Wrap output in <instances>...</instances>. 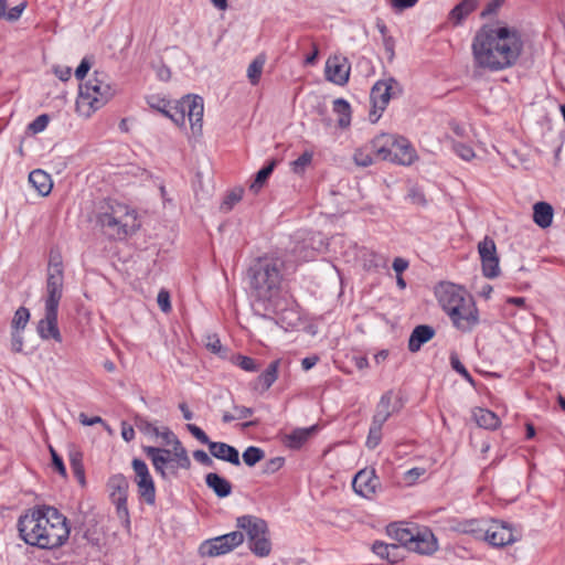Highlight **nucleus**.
I'll list each match as a JSON object with an SVG mask.
<instances>
[{
    "label": "nucleus",
    "mask_w": 565,
    "mask_h": 565,
    "mask_svg": "<svg viewBox=\"0 0 565 565\" xmlns=\"http://www.w3.org/2000/svg\"><path fill=\"white\" fill-rule=\"evenodd\" d=\"M471 50L476 67L498 72L516 64L523 51V40L514 26H482L472 40Z\"/></svg>",
    "instance_id": "f257e3e1"
},
{
    "label": "nucleus",
    "mask_w": 565,
    "mask_h": 565,
    "mask_svg": "<svg viewBox=\"0 0 565 565\" xmlns=\"http://www.w3.org/2000/svg\"><path fill=\"white\" fill-rule=\"evenodd\" d=\"M18 530L26 544L45 550L62 546L70 536L67 519L49 505L26 511L18 520Z\"/></svg>",
    "instance_id": "f03ea898"
},
{
    "label": "nucleus",
    "mask_w": 565,
    "mask_h": 565,
    "mask_svg": "<svg viewBox=\"0 0 565 565\" xmlns=\"http://www.w3.org/2000/svg\"><path fill=\"white\" fill-rule=\"evenodd\" d=\"M284 262L274 256L258 257L248 269L249 288L257 302L269 303L279 294Z\"/></svg>",
    "instance_id": "7ed1b4c3"
},
{
    "label": "nucleus",
    "mask_w": 565,
    "mask_h": 565,
    "mask_svg": "<svg viewBox=\"0 0 565 565\" xmlns=\"http://www.w3.org/2000/svg\"><path fill=\"white\" fill-rule=\"evenodd\" d=\"M98 222L106 236L118 241L132 235L140 226L137 212L119 202L109 203Z\"/></svg>",
    "instance_id": "20e7f679"
},
{
    "label": "nucleus",
    "mask_w": 565,
    "mask_h": 565,
    "mask_svg": "<svg viewBox=\"0 0 565 565\" xmlns=\"http://www.w3.org/2000/svg\"><path fill=\"white\" fill-rule=\"evenodd\" d=\"M116 94V88L105 73L95 72L94 77L79 86L76 110L81 116L89 117L106 105Z\"/></svg>",
    "instance_id": "39448f33"
},
{
    "label": "nucleus",
    "mask_w": 565,
    "mask_h": 565,
    "mask_svg": "<svg viewBox=\"0 0 565 565\" xmlns=\"http://www.w3.org/2000/svg\"><path fill=\"white\" fill-rule=\"evenodd\" d=\"M236 525L241 532H245L248 539L249 550L258 557H266L271 552V543L268 537L267 523L255 515L237 518Z\"/></svg>",
    "instance_id": "423d86ee"
},
{
    "label": "nucleus",
    "mask_w": 565,
    "mask_h": 565,
    "mask_svg": "<svg viewBox=\"0 0 565 565\" xmlns=\"http://www.w3.org/2000/svg\"><path fill=\"white\" fill-rule=\"evenodd\" d=\"M203 99L199 96H186L179 102L171 103L164 109V116L170 118L177 126H184L188 118L193 132H200L203 118Z\"/></svg>",
    "instance_id": "0eeeda50"
},
{
    "label": "nucleus",
    "mask_w": 565,
    "mask_h": 565,
    "mask_svg": "<svg viewBox=\"0 0 565 565\" xmlns=\"http://www.w3.org/2000/svg\"><path fill=\"white\" fill-rule=\"evenodd\" d=\"M401 93L402 87L396 79L388 77L377 81L371 90V100L374 107V110L370 114L371 118L374 116L372 120L376 121L380 117V114L376 115V111H383L386 108L390 99L399 95Z\"/></svg>",
    "instance_id": "6e6552de"
},
{
    "label": "nucleus",
    "mask_w": 565,
    "mask_h": 565,
    "mask_svg": "<svg viewBox=\"0 0 565 565\" xmlns=\"http://www.w3.org/2000/svg\"><path fill=\"white\" fill-rule=\"evenodd\" d=\"M107 489L111 502L116 505L118 518L129 524V511L127 507L129 482L127 478L121 473L111 476L108 479Z\"/></svg>",
    "instance_id": "1a4fd4ad"
},
{
    "label": "nucleus",
    "mask_w": 565,
    "mask_h": 565,
    "mask_svg": "<svg viewBox=\"0 0 565 565\" xmlns=\"http://www.w3.org/2000/svg\"><path fill=\"white\" fill-rule=\"evenodd\" d=\"M243 542L244 533L241 531H234L205 541L201 545L200 551L202 555L212 557L220 556L230 553L235 547L239 546Z\"/></svg>",
    "instance_id": "9d476101"
},
{
    "label": "nucleus",
    "mask_w": 565,
    "mask_h": 565,
    "mask_svg": "<svg viewBox=\"0 0 565 565\" xmlns=\"http://www.w3.org/2000/svg\"><path fill=\"white\" fill-rule=\"evenodd\" d=\"M455 309V311H449L447 315L458 330L469 332L478 324V309L471 296Z\"/></svg>",
    "instance_id": "9b49d317"
},
{
    "label": "nucleus",
    "mask_w": 565,
    "mask_h": 565,
    "mask_svg": "<svg viewBox=\"0 0 565 565\" xmlns=\"http://www.w3.org/2000/svg\"><path fill=\"white\" fill-rule=\"evenodd\" d=\"M135 471V481L141 499L149 505L156 502V487L153 479L149 472L148 466L141 459L135 458L131 462Z\"/></svg>",
    "instance_id": "f8f14e48"
},
{
    "label": "nucleus",
    "mask_w": 565,
    "mask_h": 565,
    "mask_svg": "<svg viewBox=\"0 0 565 565\" xmlns=\"http://www.w3.org/2000/svg\"><path fill=\"white\" fill-rule=\"evenodd\" d=\"M435 295L446 313L455 311V308L470 297L462 287L452 282H440L435 289Z\"/></svg>",
    "instance_id": "ddd939ff"
},
{
    "label": "nucleus",
    "mask_w": 565,
    "mask_h": 565,
    "mask_svg": "<svg viewBox=\"0 0 565 565\" xmlns=\"http://www.w3.org/2000/svg\"><path fill=\"white\" fill-rule=\"evenodd\" d=\"M478 253L483 275L490 279L498 277L500 275V266L494 241L486 236L478 243Z\"/></svg>",
    "instance_id": "4468645a"
},
{
    "label": "nucleus",
    "mask_w": 565,
    "mask_h": 565,
    "mask_svg": "<svg viewBox=\"0 0 565 565\" xmlns=\"http://www.w3.org/2000/svg\"><path fill=\"white\" fill-rule=\"evenodd\" d=\"M481 541H484L494 547H502L514 543L516 539L514 537L511 527L491 520L486 522Z\"/></svg>",
    "instance_id": "2eb2a0df"
},
{
    "label": "nucleus",
    "mask_w": 565,
    "mask_h": 565,
    "mask_svg": "<svg viewBox=\"0 0 565 565\" xmlns=\"http://www.w3.org/2000/svg\"><path fill=\"white\" fill-rule=\"evenodd\" d=\"M63 268L58 263L49 266L45 306L57 307L63 294Z\"/></svg>",
    "instance_id": "dca6fc26"
},
{
    "label": "nucleus",
    "mask_w": 565,
    "mask_h": 565,
    "mask_svg": "<svg viewBox=\"0 0 565 565\" xmlns=\"http://www.w3.org/2000/svg\"><path fill=\"white\" fill-rule=\"evenodd\" d=\"M439 548L438 540L428 527H417L408 551L420 555H433Z\"/></svg>",
    "instance_id": "f3484780"
},
{
    "label": "nucleus",
    "mask_w": 565,
    "mask_h": 565,
    "mask_svg": "<svg viewBox=\"0 0 565 565\" xmlns=\"http://www.w3.org/2000/svg\"><path fill=\"white\" fill-rule=\"evenodd\" d=\"M379 486L380 481L374 470L363 469L355 475L352 481L355 493L365 499H372Z\"/></svg>",
    "instance_id": "a211bd4d"
},
{
    "label": "nucleus",
    "mask_w": 565,
    "mask_h": 565,
    "mask_svg": "<svg viewBox=\"0 0 565 565\" xmlns=\"http://www.w3.org/2000/svg\"><path fill=\"white\" fill-rule=\"evenodd\" d=\"M57 307L45 306V316L36 326L38 334L43 340L54 339L62 341V335L57 327Z\"/></svg>",
    "instance_id": "6ab92c4d"
},
{
    "label": "nucleus",
    "mask_w": 565,
    "mask_h": 565,
    "mask_svg": "<svg viewBox=\"0 0 565 565\" xmlns=\"http://www.w3.org/2000/svg\"><path fill=\"white\" fill-rule=\"evenodd\" d=\"M164 446H172L173 456L177 461V467L182 469H189L191 466L190 458L186 454V450L182 446L181 441L178 439L175 434L171 431L168 427H163L160 430L159 436Z\"/></svg>",
    "instance_id": "aec40b11"
},
{
    "label": "nucleus",
    "mask_w": 565,
    "mask_h": 565,
    "mask_svg": "<svg viewBox=\"0 0 565 565\" xmlns=\"http://www.w3.org/2000/svg\"><path fill=\"white\" fill-rule=\"evenodd\" d=\"M143 452L151 460L154 470L162 477L166 478V467L169 463L175 462L173 456V449L159 448L153 446H143Z\"/></svg>",
    "instance_id": "412c9836"
},
{
    "label": "nucleus",
    "mask_w": 565,
    "mask_h": 565,
    "mask_svg": "<svg viewBox=\"0 0 565 565\" xmlns=\"http://www.w3.org/2000/svg\"><path fill=\"white\" fill-rule=\"evenodd\" d=\"M350 66L345 58L338 56L328 58L326 63V77L328 81L337 84L344 85L349 81Z\"/></svg>",
    "instance_id": "4be33fe9"
},
{
    "label": "nucleus",
    "mask_w": 565,
    "mask_h": 565,
    "mask_svg": "<svg viewBox=\"0 0 565 565\" xmlns=\"http://www.w3.org/2000/svg\"><path fill=\"white\" fill-rule=\"evenodd\" d=\"M395 140L392 162L402 166H411L417 159L416 150L411 142L402 136H395Z\"/></svg>",
    "instance_id": "5701e85b"
},
{
    "label": "nucleus",
    "mask_w": 565,
    "mask_h": 565,
    "mask_svg": "<svg viewBox=\"0 0 565 565\" xmlns=\"http://www.w3.org/2000/svg\"><path fill=\"white\" fill-rule=\"evenodd\" d=\"M396 135L380 134L371 141L372 152L379 160L392 162Z\"/></svg>",
    "instance_id": "b1692460"
},
{
    "label": "nucleus",
    "mask_w": 565,
    "mask_h": 565,
    "mask_svg": "<svg viewBox=\"0 0 565 565\" xmlns=\"http://www.w3.org/2000/svg\"><path fill=\"white\" fill-rule=\"evenodd\" d=\"M393 399V391H387L381 396L372 417V423L383 426L391 415L398 411L399 406H397Z\"/></svg>",
    "instance_id": "393cba45"
},
{
    "label": "nucleus",
    "mask_w": 565,
    "mask_h": 565,
    "mask_svg": "<svg viewBox=\"0 0 565 565\" xmlns=\"http://www.w3.org/2000/svg\"><path fill=\"white\" fill-rule=\"evenodd\" d=\"M484 520H454L450 523V530L460 534L471 535L473 539L481 541L486 525Z\"/></svg>",
    "instance_id": "a878e982"
},
{
    "label": "nucleus",
    "mask_w": 565,
    "mask_h": 565,
    "mask_svg": "<svg viewBox=\"0 0 565 565\" xmlns=\"http://www.w3.org/2000/svg\"><path fill=\"white\" fill-rule=\"evenodd\" d=\"M209 449L211 455L216 459L227 461L234 466L241 465L238 450L228 444L211 441Z\"/></svg>",
    "instance_id": "bb28decb"
},
{
    "label": "nucleus",
    "mask_w": 565,
    "mask_h": 565,
    "mask_svg": "<svg viewBox=\"0 0 565 565\" xmlns=\"http://www.w3.org/2000/svg\"><path fill=\"white\" fill-rule=\"evenodd\" d=\"M417 526L407 527L402 523H392L386 527L387 535L408 550Z\"/></svg>",
    "instance_id": "cd10ccee"
},
{
    "label": "nucleus",
    "mask_w": 565,
    "mask_h": 565,
    "mask_svg": "<svg viewBox=\"0 0 565 565\" xmlns=\"http://www.w3.org/2000/svg\"><path fill=\"white\" fill-rule=\"evenodd\" d=\"M435 334V330L426 324L417 326L408 340V350L411 352H417L420 350L422 345L433 339Z\"/></svg>",
    "instance_id": "c85d7f7f"
},
{
    "label": "nucleus",
    "mask_w": 565,
    "mask_h": 565,
    "mask_svg": "<svg viewBox=\"0 0 565 565\" xmlns=\"http://www.w3.org/2000/svg\"><path fill=\"white\" fill-rule=\"evenodd\" d=\"M29 182L42 196L49 195L53 188L51 175L41 169L33 170L29 174Z\"/></svg>",
    "instance_id": "c756f323"
},
{
    "label": "nucleus",
    "mask_w": 565,
    "mask_h": 565,
    "mask_svg": "<svg viewBox=\"0 0 565 565\" xmlns=\"http://www.w3.org/2000/svg\"><path fill=\"white\" fill-rule=\"evenodd\" d=\"M554 217L553 206L544 201L536 202L533 205V222L541 228H547L552 225Z\"/></svg>",
    "instance_id": "7c9ffc66"
},
{
    "label": "nucleus",
    "mask_w": 565,
    "mask_h": 565,
    "mask_svg": "<svg viewBox=\"0 0 565 565\" xmlns=\"http://www.w3.org/2000/svg\"><path fill=\"white\" fill-rule=\"evenodd\" d=\"M205 483L218 498H226L232 493L231 482L216 472L207 473Z\"/></svg>",
    "instance_id": "2f4dec72"
},
{
    "label": "nucleus",
    "mask_w": 565,
    "mask_h": 565,
    "mask_svg": "<svg viewBox=\"0 0 565 565\" xmlns=\"http://www.w3.org/2000/svg\"><path fill=\"white\" fill-rule=\"evenodd\" d=\"M316 429V425L308 428L294 429L290 434L285 435V445L289 448L298 449L310 438Z\"/></svg>",
    "instance_id": "473e14b6"
},
{
    "label": "nucleus",
    "mask_w": 565,
    "mask_h": 565,
    "mask_svg": "<svg viewBox=\"0 0 565 565\" xmlns=\"http://www.w3.org/2000/svg\"><path fill=\"white\" fill-rule=\"evenodd\" d=\"M472 417L479 427L486 429H497L500 426L497 414L486 408L473 409Z\"/></svg>",
    "instance_id": "72a5a7b5"
},
{
    "label": "nucleus",
    "mask_w": 565,
    "mask_h": 565,
    "mask_svg": "<svg viewBox=\"0 0 565 565\" xmlns=\"http://www.w3.org/2000/svg\"><path fill=\"white\" fill-rule=\"evenodd\" d=\"M477 7V0H461L449 13V20L455 24H460L461 21L469 15Z\"/></svg>",
    "instance_id": "f704fd0d"
},
{
    "label": "nucleus",
    "mask_w": 565,
    "mask_h": 565,
    "mask_svg": "<svg viewBox=\"0 0 565 565\" xmlns=\"http://www.w3.org/2000/svg\"><path fill=\"white\" fill-rule=\"evenodd\" d=\"M333 111L339 116L338 125L341 128H347L351 122V106L343 98H337L333 100Z\"/></svg>",
    "instance_id": "c9c22d12"
},
{
    "label": "nucleus",
    "mask_w": 565,
    "mask_h": 565,
    "mask_svg": "<svg viewBox=\"0 0 565 565\" xmlns=\"http://www.w3.org/2000/svg\"><path fill=\"white\" fill-rule=\"evenodd\" d=\"M280 361H273L268 367L258 376L257 381L263 391H267L277 380Z\"/></svg>",
    "instance_id": "e433bc0d"
},
{
    "label": "nucleus",
    "mask_w": 565,
    "mask_h": 565,
    "mask_svg": "<svg viewBox=\"0 0 565 565\" xmlns=\"http://www.w3.org/2000/svg\"><path fill=\"white\" fill-rule=\"evenodd\" d=\"M266 63L265 54L257 55L247 67V78L252 85L258 84L264 65Z\"/></svg>",
    "instance_id": "4c0bfd02"
},
{
    "label": "nucleus",
    "mask_w": 565,
    "mask_h": 565,
    "mask_svg": "<svg viewBox=\"0 0 565 565\" xmlns=\"http://www.w3.org/2000/svg\"><path fill=\"white\" fill-rule=\"evenodd\" d=\"M68 459L75 477L79 482L84 483L83 454L75 447H72L68 451Z\"/></svg>",
    "instance_id": "58836bf2"
},
{
    "label": "nucleus",
    "mask_w": 565,
    "mask_h": 565,
    "mask_svg": "<svg viewBox=\"0 0 565 565\" xmlns=\"http://www.w3.org/2000/svg\"><path fill=\"white\" fill-rule=\"evenodd\" d=\"M276 166V161L269 162L267 166L263 167L255 175L254 181L252 182L249 190L254 193H257L266 183L267 179L274 171Z\"/></svg>",
    "instance_id": "ea45409f"
},
{
    "label": "nucleus",
    "mask_w": 565,
    "mask_h": 565,
    "mask_svg": "<svg viewBox=\"0 0 565 565\" xmlns=\"http://www.w3.org/2000/svg\"><path fill=\"white\" fill-rule=\"evenodd\" d=\"M134 423L137 429L147 436L158 437L160 434V429L142 416L137 415Z\"/></svg>",
    "instance_id": "a19ab883"
},
{
    "label": "nucleus",
    "mask_w": 565,
    "mask_h": 565,
    "mask_svg": "<svg viewBox=\"0 0 565 565\" xmlns=\"http://www.w3.org/2000/svg\"><path fill=\"white\" fill-rule=\"evenodd\" d=\"M30 320V311L25 307H20L13 316L11 329L22 331Z\"/></svg>",
    "instance_id": "79ce46f5"
},
{
    "label": "nucleus",
    "mask_w": 565,
    "mask_h": 565,
    "mask_svg": "<svg viewBox=\"0 0 565 565\" xmlns=\"http://www.w3.org/2000/svg\"><path fill=\"white\" fill-rule=\"evenodd\" d=\"M399 550V546L397 544H386L383 542H375L373 544V552L391 562H395L392 554Z\"/></svg>",
    "instance_id": "37998d69"
},
{
    "label": "nucleus",
    "mask_w": 565,
    "mask_h": 565,
    "mask_svg": "<svg viewBox=\"0 0 565 565\" xmlns=\"http://www.w3.org/2000/svg\"><path fill=\"white\" fill-rule=\"evenodd\" d=\"M265 457V452L255 446H249L243 452V460L248 467L255 466Z\"/></svg>",
    "instance_id": "c03bdc74"
},
{
    "label": "nucleus",
    "mask_w": 565,
    "mask_h": 565,
    "mask_svg": "<svg viewBox=\"0 0 565 565\" xmlns=\"http://www.w3.org/2000/svg\"><path fill=\"white\" fill-rule=\"evenodd\" d=\"M382 427L383 426L371 423L366 443H365V445L369 449H374L380 445V443L382 440Z\"/></svg>",
    "instance_id": "a18cd8bd"
},
{
    "label": "nucleus",
    "mask_w": 565,
    "mask_h": 565,
    "mask_svg": "<svg viewBox=\"0 0 565 565\" xmlns=\"http://www.w3.org/2000/svg\"><path fill=\"white\" fill-rule=\"evenodd\" d=\"M353 160L359 167H369L373 163V157L366 147L356 149L353 154Z\"/></svg>",
    "instance_id": "49530a36"
},
{
    "label": "nucleus",
    "mask_w": 565,
    "mask_h": 565,
    "mask_svg": "<svg viewBox=\"0 0 565 565\" xmlns=\"http://www.w3.org/2000/svg\"><path fill=\"white\" fill-rule=\"evenodd\" d=\"M313 153L311 151H305L296 160L291 162V168L295 173H302L305 169L311 163Z\"/></svg>",
    "instance_id": "de8ad7c7"
},
{
    "label": "nucleus",
    "mask_w": 565,
    "mask_h": 565,
    "mask_svg": "<svg viewBox=\"0 0 565 565\" xmlns=\"http://www.w3.org/2000/svg\"><path fill=\"white\" fill-rule=\"evenodd\" d=\"M242 194H243V190L242 189H236L232 192H230L223 200V202L221 203V210L223 212H230L233 206L241 201L242 199Z\"/></svg>",
    "instance_id": "09e8293b"
},
{
    "label": "nucleus",
    "mask_w": 565,
    "mask_h": 565,
    "mask_svg": "<svg viewBox=\"0 0 565 565\" xmlns=\"http://www.w3.org/2000/svg\"><path fill=\"white\" fill-rule=\"evenodd\" d=\"M50 122V117L46 114H42L38 116L33 121H31L28 126L29 131L36 135L44 131Z\"/></svg>",
    "instance_id": "8fccbe9b"
},
{
    "label": "nucleus",
    "mask_w": 565,
    "mask_h": 565,
    "mask_svg": "<svg viewBox=\"0 0 565 565\" xmlns=\"http://www.w3.org/2000/svg\"><path fill=\"white\" fill-rule=\"evenodd\" d=\"M234 363L246 372L258 371V365L256 361L249 356L237 355L235 356Z\"/></svg>",
    "instance_id": "3c124183"
},
{
    "label": "nucleus",
    "mask_w": 565,
    "mask_h": 565,
    "mask_svg": "<svg viewBox=\"0 0 565 565\" xmlns=\"http://www.w3.org/2000/svg\"><path fill=\"white\" fill-rule=\"evenodd\" d=\"M450 364L451 367L458 372L462 377L468 381L470 384H473V379L470 375V373L467 371V369L463 366V364L460 362L459 358L456 354H452L450 356Z\"/></svg>",
    "instance_id": "603ef678"
},
{
    "label": "nucleus",
    "mask_w": 565,
    "mask_h": 565,
    "mask_svg": "<svg viewBox=\"0 0 565 565\" xmlns=\"http://www.w3.org/2000/svg\"><path fill=\"white\" fill-rule=\"evenodd\" d=\"M454 151L465 161H470L476 156L473 149L470 146L461 142L454 143Z\"/></svg>",
    "instance_id": "864d4df0"
},
{
    "label": "nucleus",
    "mask_w": 565,
    "mask_h": 565,
    "mask_svg": "<svg viewBox=\"0 0 565 565\" xmlns=\"http://www.w3.org/2000/svg\"><path fill=\"white\" fill-rule=\"evenodd\" d=\"M186 429L192 434L194 438H196L200 443L204 445H210L212 440L207 437V435L196 425L188 424Z\"/></svg>",
    "instance_id": "5fc2aeb1"
},
{
    "label": "nucleus",
    "mask_w": 565,
    "mask_h": 565,
    "mask_svg": "<svg viewBox=\"0 0 565 565\" xmlns=\"http://www.w3.org/2000/svg\"><path fill=\"white\" fill-rule=\"evenodd\" d=\"M157 302L159 308L163 312H169L171 310V302H170V294L166 289H161L157 296Z\"/></svg>",
    "instance_id": "6e6d98bb"
},
{
    "label": "nucleus",
    "mask_w": 565,
    "mask_h": 565,
    "mask_svg": "<svg viewBox=\"0 0 565 565\" xmlns=\"http://www.w3.org/2000/svg\"><path fill=\"white\" fill-rule=\"evenodd\" d=\"M21 332L18 330H12L11 332V350L14 353H20L23 350L24 340Z\"/></svg>",
    "instance_id": "4d7b16f0"
},
{
    "label": "nucleus",
    "mask_w": 565,
    "mask_h": 565,
    "mask_svg": "<svg viewBox=\"0 0 565 565\" xmlns=\"http://www.w3.org/2000/svg\"><path fill=\"white\" fill-rule=\"evenodd\" d=\"M25 8H26V3L22 2V3L15 6V7L11 8V9H8L7 15H6V20L9 21V22L18 21L21 18V15H22L23 11L25 10Z\"/></svg>",
    "instance_id": "13d9d810"
},
{
    "label": "nucleus",
    "mask_w": 565,
    "mask_h": 565,
    "mask_svg": "<svg viewBox=\"0 0 565 565\" xmlns=\"http://www.w3.org/2000/svg\"><path fill=\"white\" fill-rule=\"evenodd\" d=\"M50 452L52 456V465L56 469V471L62 476L66 477V468L64 466V462L62 458L58 456L56 450L53 447H50Z\"/></svg>",
    "instance_id": "bf43d9fd"
},
{
    "label": "nucleus",
    "mask_w": 565,
    "mask_h": 565,
    "mask_svg": "<svg viewBox=\"0 0 565 565\" xmlns=\"http://www.w3.org/2000/svg\"><path fill=\"white\" fill-rule=\"evenodd\" d=\"M148 104L151 108H154L157 110H159L160 113H162L164 115V109H167L169 107V105L171 104V102H168L163 98H160L158 96H151L149 99H148Z\"/></svg>",
    "instance_id": "052dcab7"
},
{
    "label": "nucleus",
    "mask_w": 565,
    "mask_h": 565,
    "mask_svg": "<svg viewBox=\"0 0 565 565\" xmlns=\"http://www.w3.org/2000/svg\"><path fill=\"white\" fill-rule=\"evenodd\" d=\"M282 465H284V458H281V457L271 458L270 460H268L265 463L264 472L268 473V475L274 473L277 470H279L282 467Z\"/></svg>",
    "instance_id": "680f3d73"
},
{
    "label": "nucleus",
    "mask_w": 565,
    "mask_h": 565,
    "mask_svg": "<svg viewBox=\"0 0 565 565\" xmlns=\"http://www.w3.org/2000/svg\"><path fill=\"white\" fill-rule=\"evenodd\" d=\"M418 0H390L391 6L397 12H402L406 9L414 7Z\"/></svg>",
    "instance_id": "e2e57ef3"
},
{
    "label": "nucleus",
    "mask_w": 565,
    "mask_h": 565,
    "mask_svg": "<svg viewBox=\"0 0 565 565\" xmlns=\"http://www.w3.org/2000/svg\"><path fill=\"white\" fill-rule=\"evenodd\" d=\"M78 419H79L81 424H83L84 426H93L95 424H102L106 429H108V425L99 416H94V417L89 418L84 413H81L78 416Z\"/></svg>",
    "instance_id": "0e129e2a"
},
{
    "label": "nucleus",
    "mask_w": 565,
    "mask_h": 565,
    "mask_svg": "<svg viewBox=\"0 0 565 565\" xmlns=\"http://www.w3.org/2000/svg\"><path fill=\"white\" fill-rule=\"evenodd\" d=\"M205 345L213 353H218L221 351V341L215 334H209L205 338Z\"/></svg>",
    "instance_id": "69168bd1"
},
{
    "label": "nucleus",
    "mask_w": 565,
    "mask_h": 565,
    "mask_svg": "<svg viewBox=\"0 0 565 565\" xmlns=\"http://www.w3.org/2000/svg\"><path fill=\"white\" fill-rule=\"evenodd\" d=\"M89 68H90V63L88 62L87 58H83L81 64L75 70V77L77 79H83L87 75Z\"/></svg>",
    "instance_id": "338daca9"
},
{
    "label": "nucleus",
    "mask_w": 565,
    "mask_h": 565,
    "mask_svg": "<svg viewBox=\"0 0 565 565\" xmlns=\"http://www.w3.org/2000/svg\"><path fill=\"white\" fill-rule=\"evenodd\" d=\"M193 458L203 466H212L213 460L204 450L193 451Z\"/></svg>",
    "instance_id": "774afa93"
}]
</instances>
